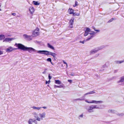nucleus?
Returning <instances> with one entry per match:
<instances>
[{
	"label": "nucleus",
	"mask_w": 124,
	"mask_h": 124,
	"mask_svg": "<svg viewBox=\"0 0 124 124\" xmlns=\"http://www.w3.org/2000/svg\"><path fill=\"white\" fill-rule=\"evenodd\" d=\"M85 41L84 40L83 41L80 40L79 41V42L80 43H82V44H84L85 43Z\"/></svg>",
	"instance_id": "obj_33"
},
{
	"label": "nucleus",
	"mask_w": 124,
	"mask_h": 124,
	"mask_svg": "<svg viewBox=\"0 0 124 124\" xmlns=\"http://www.w3.org/2000/svg\"><path fill=\"white\" fill-rule=\"evenodd\" d=\"M32 114L34 117L37 118V120L38 121H40L41 120H43L46 116V114L45 112L39 113L38 114L37 113L34 112Z\"/></svg>",
	"instance_id": "obj_2"
},
{
	"label": "nucleus",
	"mask_w": 124,
	"mask_h": 124,
	"mask_svg": "<svg viewBox=\"0 0 124 124\" xmlns=\"http://www.w3.org/2000/svg\"><path fill=\"white\" fill-rule=\"evenodd\" d=\"M37 118L35 119L33 118H30L28 121V123L29 124H33L34 123L35 124H37L38 123Z\"/></svg>",
	"instance_id": "obj_7"
},
{
	"label": "nucleus",
	"mask_w": 124,
	"mask_h": 124,
	"mask_svg": "<svg viewBox=\"0 0 124 124\" xmlns=\"http://www.w3.org/2000/svg\"><path fill=\"white\" fill-rule=\"evenodd\" d=\"M12 15L14 16H15L16 15V14L15 13H13L12 14Z\"/></svg>",
	"instance_id": "obj_45"
},
{
	"label": "nucleus",
	"mask_w": 124,
	"mask_h": 124,
	"mask_svg": "<svg viewBox=\"0 0 124 124\" xmlns=\"http://www.w3.org/2000/svg\"><path fill=\"white\" fill-rule=\"evenodd\" d=\"M106 63L105 64L102 66V68L108 67V66L106 65Z\"/></svg>",
	"instance_id": "obj_34"
},
{
	"label": "nucleus",
	"mask_w": 124,
	"mask_h": 124,
	"mask_svg": "<svg viewBox=\"0 0 124 124\" xmlns=\"http://www.w3.org/2000/svg\"><path fill=\"white\" fill-rule=\"evenodd\" d=\"M47 61V62H51V59L50 58H48L46 60Z\"/></svg>",
	"instance_id": "obj_35"
},
{
	"label": "nucleus",
	"mask_w": 124,
	"mask_h": 124,
	"mask_svg": "<svg viewBox=\"0 0 124 124\" xmlns=\"http://www.w3.org/2000/svg\"><path fill=\"white\" fill-rule=\"evenodd\" d=\"M94 31L97 32H100V30H99L96 29L94 30Z\"/></svg>",
	"instance_id": "obj_39"
},
{
	"label": "nucleus",
	"mask_w": 124,
	"mask_h": 124,
	"mask_svg": "<svg viewBox=\"0 0 124 124\" xmlns=\"http://www.w3.org/2000/svg\"><path fill=\"white\" fill-rule=\"evenodd\" d=\"M104 70V69H102V70H100V71H103Z\"/></svg>",
	"instance_id": "obj_52"
},
{
	"label": "nucleus",
	"mask_w": 124,
	"mask_h": 124,
	"mask_svg": "<svg viewBox=\"0 0 124 124\" xmlns=\"http://www.w3.org/2000/svg\"><path fill=\"white\" fill-rule=\"evenodd\" d=\"M124 82V76L120 77L119 80L117 81V83L118 84Z\"/></svg>",
	"instance_id": "obj_12"
},
{
	"label": "nucleus",
	"mask_w": 124,
	"mask_h": 124,
	"mask_svg": "<svg viewBox=\"0 0 124 124\" xmlns=\"http://www.w3.org/2000/svg\"><path fill=\"white\" fill-rule=\"evenodd\" d=\"M113 19V20H116V19L115 18H112Z\"/></svg>",
	"instance_id": "obj_49"
},
{
	"label": "nucleus",
	"mask_w": 124,
	"mask_h": 124,
	"mask_svg": "<svg viewBox=\"0 0 124 124\" xmlns=\"http://www.w3.org/2000/svg\"><path fill=\"white\" fill-rule=\"evenodd\" d=\"M68 82H69L70 83H71L72 82V81L71 80H70V79L68 80Z\"/></svg>",
	"instance_id": "obj_42"
},
{
	"label": "nucleus",
	"mask_w": 124,
	"mask_h": 124,
	"mask_svg": "<svg viewBox=\"0 0 124 124\" xmlns=\"http://www.w3.org/2000/svg\"><path fill=\"white\" fill-rule=\"evenodd\" d=\"M102 108L101 107L98 106L97 105H92L89 106L88 109V112L90 113L93 112L94 111V109H101Z\"/></svg>",
	"instance_id": "obj_4"
},
{
	"label": "nucleus",
	"mask_w": 124,
	"mask_h": 124,
	"mask_svg": "<svg viewBox=\"0 0 124 124\" xmlns=\"http://www.w3.org/2000/svg\"><path fill=\"white\" fill-rule=\"evenodd\" d=\"M83 117V114H82L78 116V118L79 119H81Z\"/></svg>",
	"instance_id": "obj_27"
},
{
	"label": "nucleus",
	"mask_w": 124,
	"mask_h": 124,
	"mask_svg": "<svg viewBox=\"0 0 124 124\" xmlns=\"http://www.w3.org/2000/svg\"><path fill=\"white\" fill-rule=\"evenodd\" d=\"M108 112L109 113H115L116 112V111L113 109H109Z\"/></svg>",
	"instance_id": "obj_20"
},
{
	"label": "nucleus",
	"mask_w": 124,
	"mask_h": 124,
	"mask_svg": "<svg viewBox=\"0 0 124 124\" xmlns=\"http://www.w3.org/2000/svg\"><path fill=\"white\" fill-rule=\"evenodd\" d=\"M33 2L34 5H39L40 3H38V2L35 1H33Z\"/></svg>",
	"instance_id": "obj_25"
},
{
	"label": "nucleus",
	"mask_w": 124,
	"mask_h": 124,
	"mask_svg": "<svg viewBox=\"0 0 124 124\" xmlns=\"http://www.w3.org/2000/svg\"><path fill=\"white\" fill-rule=\"evenodd\" d=\"M76 6V5H75H75H73V7H75Z\"/></svg>",
	"instance_id": "obj_53"
},
{
	"label": "nucleus",
	"mask_w": 124,
	"mask_h": 124,
	"mask_svg": "<svg viewBox=\"0 0 124 124\" xmlns=\"http://www.w3.org/2000/svg\"><path fill=\"white\" fill-rule=\"evenodd\" d=\"M42 107V108H43L44 109H46L47 108V107H45V106H44V107Z\"/></svg>",
	"instance_id": "obj_46"
},
{
	"label": "nucleus",
	"mask_w": 124,
	"mask_h": 124,
	"mask_svg": "<svg viewBox=\"0 0 124 124\" xmlns=\"http://www.w3.org/2000/svg\"><path fill=\"white\" fill-rule=\"evenodd\" d=\"M86 102L88 103H94L97 104L98 103H102L103 102L101 101H96L95 100H92L91 101H89L87 100H86Z\"/></svg>",
	"instance_id": "obj_8"
},
{
	"label": "nucleus",
	"mask_w": 124,
	"mask_h": 124,
	"mask_svg": "<svg viewBox=\"0 0 124 124\" xmlns=\"http://www.w3.org/2000/svg\"><path fill=\"white\" fill-rule=\"evenodd\" d=\"M85 99V98H83V99H78L77 100H84Z\"/></svg>",
	"instance_id": "obj_48"
},
{
	"label": "nucleus",
	"mask_w": 124,
	"mask_h": 124,
	"mask_svg": "<svg viewBox=\"0 0 124 124\" xmlns=\"http://www.w3.org/2000/svg\"><path fill=\"white\" fill-rule=\"evenodd\" d=\"M29 37H28L27 39L29 40H30L32 39V38L31 36L29 35Z\"/></svg>",
	"instance_id": "obj_32"
},
{
	"label": "nucleus",
	"mask_w": 124,
	"mask_h": 124,
	"mask_svg": "<svg viewBox=\"0 0 124 124\" xmlns=\"http://www.w3.org/2000/svg\"><path fill=\"white\" fill-rule=\"evenodd\" d=\"M17 49V48H13L11 46H10L8 48H7L6 49V51L7 52L9 53L11 52L12 51L15 50L16 49Z\"/></svg>",
	"instance_id": "obj_10"
},
{
	"label": "nucleus",
	"mask_w": 124,
	"mask_h": 124,
	"mask_svg": "<svg viewBox=\"0 0 124 124\" xmlns=\"http://www.w3.org/2000/svg\"><path fill=\"white\" fill-rule=\"evenodd\" d=\"M74 17H72L71 19L70 20L69 22V26L70 28H72L73 27L72 25L74 22Z\"/></svg>",
	"instance_id": "obj_13"
},
{
	"label": "nucleus",
	"mask_w": 124,
	"mask_h": 124,
	"mask_svg": "<svg viewBox=\"0 0 124 124\" xmlns=\"http://www.w3.org/2000/svg\"><path fill=\"white\" fill-rule=\"evenodd\" d=\"M78 2L76 1L75 2V5H76V6H77L78 5Z\"/></svg>",
	"instance_id": "obj_43"
},
{
	"label": "nucleus",
	"mask_w": 124,
	"mask_h": 124,
	"mask_svg": "<svg viewBox=\"0 0 124 124\" xmlns=\"http://www.w3.org/2000/svg\"><path fill=\"white\" fill-rule=\"evenodd\" d=\"M15 39L14 38H5L4 40H3V42H10L12 41Z\"/></svg>",
	"instance_id": "obj_11"
},
{
	"label": "nucleus",
	"mask_w": 124,
	"mask_h": 124,
	"mask_svg": "<svg viewBox=\"0 0 124 124\" xmlns=\"http://www.w3.org/2000/svg\"><path fill=\"white\" fill-rule=\"evenodd\" d=\"M47 46L48 48L54 50H55L54 48V46L50 44L49 43H47Z\"/></svg>",
	"instance_id": "obj_15"
},
{
	"label": "nucleus",
	"mask_w": 124,
	"mask_h": 124,
	"mask_svg": "<svg viewBox=\"0 0 124 124\" xmlns=\"http://www.w3.org/2000/svg\"><path fill=\"white\" fill-rule=\"evenodd\" d=\"M66 67H67L68 66V65H67V64H66Z\"/></svg>",
	"instance_id": "obj_56"
},
{
	"label": "nucleus",
	"mask_w": 124,
	"mask_h": 124,
	"mask_svg": "<svg viewBox=\"0 0 124 124\" xmlns=\"http://www.w3.org/2000/svg\"><path fill=\"white\" fill-rule=\"evenodd\" d=\"M48 78H49V80L51 79L52 78V77L51 76H50V74H49Z\"/></svg>",
	"instance_id": "obj_40"
},
{
	"label": "nucleus",
	"mask_w": 124,
	"mask_h": 124,
	"mask_svg": "<svg viewBox=\"0 0 124 124\" xmlns=\"http://www.w3.org/2000/svg\"><path fill=\"white\" fill-rule=\"evenodd\" d=\"M1 9L0 8V11H1Z\"/></svg>",
	"instance_id": "obj_57"
},
{
	"label": "nucleus",
	"mask_w": 124,
	"mask_h": 124,
	"mask_svg": "<svg viewBox=\"0 0 124 124\" xmlns=\"http://www.w3.org/2000/svg\"><path fill=\"white\" fill-rule=\"evenodd\" d=\"M85 31L86 36L89 34L90 35H93L94 37L96 33V32L93 31H91L90 29L87 27H86Z\"/></svg>",
	"instance_id": "obj_5"
},
{
	"label": "nucleus",
	"mask_w": 124,
	"mask_h": 124,
	"mask_svg": "<svg viewBox=\"0 0 124 124\" xmlns=\"http://www.w3.org/2000/svg\"><path fill=\"white\" fill-rule=\"evenodd\" d=\"M3 54V52L0 50V55L2 54Z\"/></svg>",
	"instance_id": "obj_44"
},
{
	"label": "nucleus",
	"mask_w": 124,
	"mask_h": 124,
	"mask_svg": "<svg viewBox=\"0 0 124 124\" xmlns=\"http://www.w3.org/2000/svg\"><path fill=\"white\" fill-rule=\"evenodd\" d=\"M117 115L119 116H122L124 115V113H118L117 114Z\"/></svg>",
	"instance_id": "obj_30"
},
{
	"label": "nucleus",
	"mask_w": 124,
	"mask_h": 124,
	"mask_svg": "<svg viewBox=\"0 0 124 124\" xmlns=\"http://www.w3.org/2000/svg\"><path fill=\"white\" fill-rule=\"evenodd\" d=\"M124 62V60L122 61H116L115 62L116 64H121Z\"/></svg>",
	"instance_id": "obj_19"
},
{
	"label": "nucleus",
	"mask_w": 124,
	"mask_h": 124,
	"mask_svg": "<svg viewBox=\"0 0 124 124\" xmlns=\"http://www.w3.org/2000/svg\"><path fill=\"white\" fill-rule=\"evenodd\" d=\"M1 4H0V8L1 7Z\"/></svg>",
	"instance_id": "obj_55"
},
{
	"label": "nucleus",
	"mask_w": 124,
	"mask_h": 124,
	"mask_svg": "<svg viewBox=\"0 0 124 124\" xmlns=\"http://www.w3.org/2000/svg\"><path fill=\"white\" fill-rule=\"evenodd\" d=\"M14 46L18 47V48L21 49L23 51H27L29 53L32 52H36L38 51L32 47H27L20 43H16L14 45Z\"/></svg>",
	"instance_id": "obj_1"
},
{
	"label": "nucleus",
	"mask_w": 124,
	"mask_h": 124,
	"mask_svg": "<svg viewBox=\"0 0 124 124\" xmlns=\"http://www.w3.org/2000/svg\"><path fill=\"white\" fill-rule=\"evenodd\" d=\"M93 37V35H89L88 37L87 38V39H86V41L90 40L91 39H92Z\"/></svg>",
	"instance_id": "obj_18"
},
{
	"label": "nucleus",
	"mask_w": 124,
	"mask_h": 124,
	"mask_svg": "<svg viewBox=\"0 0 124 124\" xmlns=\"http://www.w3.org/2000/svg\"><path fill=\"white\" fill-rule=\"evenodd\" d=\"M47 70V69H45L44 71L42 72V73L44 74H45L46 73V71Z\"/></svg>",
	"instance_id": "obj_31"
},
{
	"label": "nucleus",
	"mask_w": 124,
	"mask_h": 124,
	"mask_svg": "<svg viewBox=\"0 0 124 124\" xmlns=\"http://www.w3.org/2000/svg\"><path fill=\"white\" fill-rule=\"evenodd\" d=\"M50 80H49L48 81H46V84H49L50 83Z\"/></svg>",
	"instance_id": "obj_38"
},
{
	"label": "nucleus",
	"mask_w": 124,
	"mask_h": 124,
	"mask_svg": "<svg viewBox=\"0 0 124 124\" xmlns=\"http://www.w3.org/2000/svg\"><path fill=\"white\" fill-rule=\"evenodd\" d=\"M99 54H95V57H97L98 56Z\"/></svg>",
	"instance_id": "obj_41"
},
{
	"label": "nucleus",
	"mask_w": 124,
	"mask_h": 124,
	"mask_svg": "<svg viewBox=\"0 0 124 124\" xmlns=\"http://www.w3.org/2000/svg\"><path fill=\"white\" fill-rule=\"evenodd\" d=\"M99 76L97 75H95L94 77V78L95 79H97L99 78Z\"/></svg>",
	"instance_id": "obj_29"
},
{
	"label": "nucleus",
	"mask_w": 124,
	"mask_h": 124,
	"mask_svg": "<svg viewBox=\"0 0 124 124\" xmlns=\"http://www.w3.org/2000/svg\"><path fill=\"white\" fill-rule=\"evenodd\" d=\"M55 83L58 85H60L61 84V81L58 80H55Z\"/></svg>",
	"instance_id": "obj_21"
},
{
	"label": "nucleus",
	"mask_w": 124,
	"mask_h": 124,
	"mask_svg": "<svg viewBox=\"0 0 124 124\" xmlns=\"http://www.w3.org/2000/svg\"><path fill=\"white\" fill-rule=\"evenodd\" d=\"M37 53L40 54H44L46 55H51L53 57L55 58L57 54L55 53L45 50H39L37 51Z\"/></svg>",
	"instance_id": "obj_3"
},
{
	"label": "nucleus",
	"mask_w": 124,
	"mask_h": 124,
	"mask_svg": "<svg viewBox=\"0 0 124 124\" xmlns=\"http://www.w3.org/2000/svg\"><path fill=\"white\" fill-rule=\"evenodd\" d=\"M29 10L31 14H32L34 12L35 10L34 8L32 7H31L29 8Z\"/></svg>",
	"instance_id": "obj_14"
},
{
	"label": "nucleus",
	"mask_w": 124,
	"mask_h": 124,
	"mask_svg": "<svg viewBox=\"0 0 124 124\" xmlns=\"http://www.w3.org/2000/svg\"><path fill=\"white\" fill-rule=\"evenodd\" d=\"M51 62V63L52 65H53V63L51 61V62Z\"/></svg>",
	"instance_id": "obj_54"
},
{
	"label": "nucleus",
	"mask_w": 124,
	"mask_h": 124,
	"mask_svg": "<svg viewBox=\"0 0 124 124\" xmlns=\"http://www.w3.org/2000/svg\"><path fill=\"white\" fill-rule=\"evenodd\" d=\"M104 47H103L98 49H97L95 48L94 49L92 50L90 52V54H94L95 53H96L100 49H102Z\"/></svg>",
	"instance_id": "obj_9"
},
{
	"label": "nucleus",
	"mask_w": 124,
	"mask_h": 124,
	"mask_svg": "<svg viewBox=\"0 0 124 124\" xmlns=\"http://www.w3.org/2000/svg\"><path fill=\"white\" fill-rule=\"evenodd\" d=\"M39 29L37 28L32 31L31 36L33 37H35L39 35Z\"/></svg>",
	"instance_id": "obj_6"
},
{
	"label": "nucleus",
	"mask_w": 124,
	"mask_h": 124,
	"mask_svg": "<svg viewBox=\"0 0 124 124\" xmlns=\"http://www.w3.org/2000/svg\"><path fill=\"white\" fill-rule=\"evenodd\" d=\"M117 70H115L114 71V73H116L117 72Z\"/></svg>",
	"instance_id": "obj_47"
},
{
	"label": "nucleus",
	"mask_w": 124,
	"mask_h": 124,
	"mask_svg": "<svg viewBox=\"0 0 124 124\" xmlns=\"http://www.w3.org/2000/svg\"><path fill=\"white\" fill-rule=\"evenodd\" d=\"M32 108L34 110H37L39 111L42 108L41 107H37L35 106H33L32 107Z\"/></svg>",
	"instance_id": "obj_16"
},
{
	"label": "nucleus",
	"mask_w": 124,
	"mask_h": 124,
	"mask_svg": "<svg viewBox=\"0 0 124 124\" xmlns=\"http://www.w3.org/2000/svg\"><path fill=\"white\" fill-rule=\"evenodd\" d=\"M64 87V86L62 85H60L59 86L56 85H54V88H56L57 87L59 88H63Z\"/></svg>",
	"instance_id": "obj_24"
},
{
	"label": "nucleus",
	"mask_w": 124,
	"mask_h": 124,
	"mask_svg": "<svg viewBox=\"0 0 124 124\" xmlns=\"http://www.w3.org/2000/svg\"><path fill=\"white\" fill-rule=\"evenodd\" d=\"M80 15V13L79 12H74L73 14V15L74 16H79Z\"/></svg>",
	"instance_id": "obj_26"
},
{
	"label": "nucleus",
	"mask_w": 124,
	"mask_h": 124,
	"mask_svg": "<svg viewBox=\"0 0 124 124\" xmlns=\"http://www.w3.org/2000/svg\"><path fill=\"white\" fill-rule=\"evenodd\" d=\"M5 38L4 35H0V40H2Z\"/></svg>",
	"instance_id": "obj_22"
},
{
	"label": "nucleus",
	"mask_w": 124,
	"mask_h": 124,
	"mask_svg": "<svg viewBox=\"0 0 124 124\" xmlns=\"http://www.w3.org/2000/svg\"><path fill=\"white\" fill-rule=\"evenodd\" d=\"M63 63H64V64H67V63L66 62H64V61H63Z\"/></svg>",
	"instance_id": "obj_51"
},
{
	"label": "nucleus",
	"mask_w": 124,
	"mask_h": 124,
	"mask_svg": "<svg viewBox=\"0 0 124 124\" xmlns=\"http://www.w3.org/2000/svg\"><path fill=\"white\" fill-rule=\"evenodd\" d=\"M23 37L25 38H26L27 39L28 38V37H29V35H28L26 34H24L23 35Z\"/></svg>",
	"instance_id": "obj_28"
},
{
	"label": "nucleus",
	"mask_w": 124,
	"mask_h": 124,
	"mask_svg": "<svg viewBox=\"0 0 124 124\" xmlns=\"http://www.w3.org/2000/svg\"><path fill=\"white\" fill-rule=\"evenodd\" d=\"M95 93V92L94 91H90L89 92H88L86 93V95L89 94H91L94 93Z\"/></svg>",
	"instance_id": "obj_23"
},
{
	"label": "nucleus",
	"mask_w": 124,
	"mask_h": 124,
	"mask_svg": "<svg viewBox=\"0 0 124 124\" xmlns=\"http://www.w3.org/2000/svg\"><path fill=\"white\" fill-rule=\"evenodd\" d=\"M73 12L74 10L71 8H69L68 10V12L70 14H73L74 13Z\"/></svg>",
	"instance_id": "obj_17"
},
{
	"label": "nucleus",
	"mask_w": 124,
	"mask_h": 124,
	"mask_svg": "<svg viewBox=\"0 0 124 124\" xmlns=\"http://www.w3.org/2000/svg\"><path fill=\"white\" fill-rule=\"evenodd\" d=\"M85 33L84 34V36L85 35Z\"/></svg>",
	"instance_id": "obj_58"
},
{
	"label": "nucleus",
	"mask_w": 124,
	"mask_h": 124,
	"mask_svg": "<svg viewBox=\"0 0 124 124\" xmlns=\"http://www.w3.org/2000/svg\"><path fill=\"white\" fill-rule=\"evenodd\" d=\"M114 77H113V78H114Z\"/></svg>",
	"instance_id": "obj_59"
},
{
	"label": "nucleus",
	"mask_w": 124,
	"mask_h": 124,
	"mask_svg": "<svg viewBox=\"0 0 124 124\" xmlns=\"http://www.w3.org/2000/svg\"><path fill=\"white\" fill-rule=\"evenodd\" d=\"M34 42L36 44H39L40 43V42L38 41L37 40L34 41Z\"/></svg>",
	"instance_id": "obj_36"
},
{
	"label": "nucleus",
	"mask_w": 124,
	"mask_h": 124,
	"mask_svg": "<svg viewBox=\"0 0 124 124\" xmlns=\"http://www.w3.org/2000/svg\"><path fill=\"white\" fill-rule=\"evenodd\" d=\"M113 21V19L111 18L110 20H109L108 21V23H109L110 22H112Z\"/></svg>",
	"instance_id": "obj_37"
},
{
	"label": "nucleus",
	"mask_w": 124,
	"mask_h": 124,
	"mask_svg": "<svg viewBox=\"0 0 124 124\" xmlns=\"http://www.w3.org/2000/svg\"><path fill=\"white\" fill-rule=\"evenodd\" d=\"M93 29H94V30H96L94 26H93L92 27Z\"/></svg>",
	"instance_id": "obj_50"
}]
</instances>
